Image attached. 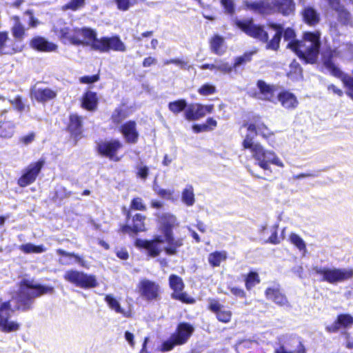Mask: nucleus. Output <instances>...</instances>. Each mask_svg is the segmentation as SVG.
<instances>
[{
  "mask_svg": "<svg viewBox=\"0 0 353 353\" xmlns=\"http://www.w3.org/2000/svg\"><path fill=\"white\" fill-rule=\"evenodd\" d=\"M159 230L163 236L157 235L151 241L137 239L135 245L146 250L148 256H158L165 250L168 255H175L178 249L183 245V239L174 238L173 228L179 224L175 215L170 213H163L159 216Z\"/></svg>",
  "mask_w": 353,
  "mask_h": 353,
  "instance_id": "1",
  "label": "nucleus"
},
{
  "mask_svg": "<svg viewBox=\"0 0 353 353\" xmlns=\"http://www.w3.org/2000/svg\"><path fill=\"white\" fill-rule=\"evenodd\" d=\"M245 126L248 133L243 141L242 146L243 149L250 151L256 163L263 170L268 171H271L270 164L281 168H284L283 162L274 151L266 150L261 143L254 141V137L257 134L265 139L273 135V132L266 125L258 119Z\"/></svg>",
  "mask_w": 353,
  "mask_h": 353,
  "instance_id": "2",
  "label": "nucleus"
},
{
  "mask_svg": "<svg viewBox=\"0 0 353 353\" xmlns=\"http://www.w3.org/2000/svg\"><path fill=\"white\" fill-rule=\"evenodd\" d=\"M53 30L64 43L88 46L94 50V45L98 41L94 30L86 27L70 28L62 20L57 21Z\"/></svg>",
  "mask_w": 353,
  "mask_h": 353,
  "instance_id": "3",
  "label": "nucleus"
},
{
  "mask_svg": "<svg viewBox=\"0 0 353 353\" xmlns=\"http://www.w3.org/2000/svg\"><path fill=\"white\" fill-rule=\"evenodd\" d=\"M236 26L248 35L266 43V48L272 50H277L283 33V28L281 25L272 24L268 28L275 31L273 38L268 42V31L265 30L263 27L255 25L252 20H244L236 21Z\"/></svg>",
  "mask_w": 353,
  "mask_h": 353,
  "instance_id": "4",
  "label": "nucleus"
},
{
  "mask_svg": "<svg viewBox=\"0 0 353 353\" xmlns=\"http://www.w3.org/2000/svg\"><path fill=\"white\" fill-rule=\"evenodd\" d=\"M321 46L320 33L319 32H306L299 42H290L287 48L294 51L305 63H314L318 59Z\"/></svg>",
  "mask_w": 353,
  "mask_h": 353,
  "instance_id": "5",
  "label": "nucleus"
},
{
  "mask_svg": "<svg viewBox=\"0 0 353 353\" xmlns=\"http://www.w3.org/2000/svg\"><path fill=\"white\" fill-rule=\"evenodd\" d=\"M246 7L263 14L280 13L283 16H289L295 11V3L293 0H261L247 2Z\"/></svg>",
  "mask_w": 353,
  "mask_h": 353,
  "instance_id": "6",
  "label": "nucleus"
},
{
  "mask_svg": "<svg viewBox=\"0 0 353 353\" xmlns=\"http://www.w3.org/2000/svg\"><path fill=\"white\" fill-rule=\"evenodd\" d=\"M53 290L52 287L34 285L31 281L26 280L20 285L15 308L21 310H28L31 307L35 297L51 293Z\"/></svg>",
  "mask_w": 353,
  "mask_h": 353,
  "instance_id": "7",
  "label": "nucleus"
},
{
  "mask_svg": "<svg viewBox=\"0 0 353 353\" xmlns=\"http://www.w3.org/2000/svg\"><path fill=\"white\" fill-rule=\"evenodd\" d=\"M313 271L321 277V280L331 284L343 283L353 278V268H337L314 266Z\"/></svg>",
  "mask_w": 353,
  "mask_h": 353,
  "instance_id": "8",
  "label": "nucleus"
},
{
  "mask_svg": "<svg viewBox=\"0 0 353 353\" xmlns=\"http://www.w3.org/2000/svg\"><path fill=\"white\" fill-rule=\"evenodd\" d=\"M63 278L68 283L83 289L94 288L99 285L95 275L77 270H67L63 275Z\"/></svg>",
  "mask_w": 353,
  "mask_h": 353,
  "instance_id": "9",
  "label": "nucleus"
},
{
  "mask_svg": "<svg viewBox=\"0 0 353 353\" xmlns=\"http://www.w3.org/2000/svg\"><path fill=\"white\" fill-rule=\"evenodd\" d=\"M194 331V328L188 323H183L179 325L176 333L163 343L160 350L162 352L171 350L175 345L185 343Z\"/></svg>",
  "mask_w": 353,
  "mask_h": 353,
  "instance_id": "10",
  "label": "nucleus"
},
{
  "mask_svg": "<svg viewBox=\"0 0 353 353\" xmlns=\"http://www.w3.org/2000/svg\"><path fill=\"white\" fill-rule=\"evenodd\" d=\"M137 290L140 296L146 301H159L162 290L159 283L146 278L141 279L137 284Z\"/></svg>",
  "mask_w": 353,
  "mask_h": 353,
  "instance_id": "11",
  "label": "nucleus"
},
{
  "mask_svg": "<svg viewBox=\"0 0 353 353\" xmlns=\"http://www.w3.org/2000/svg\"><path fill=\"white\" fill-rule=\"evenodd\" d=\"M94 50L108 52L110 50L125 52L126 46L119 37H101L94 45Z\"/></svg>",
  "mask_w": 353,
  "mask_h": 353,
  "instance_id": "12",
  "label": "nucleus"
},
{
  "mask_svg": "<svg viewBox=\"0 0 353 353\" xmlns=\"http://www.w3.org/2000/svg\"><path fill=\"white\" fill-rule=\"evenodd\" d=\"M43 161H39L30 163L23 170L22 175L18 179V185L20 187H26L34 183L43 166Z\"/></svg>",
  "mask_w": 353,
  "mask_h": 353,
  "instance_id": "13",
  "label": "nucleus"
},
{
  "mask_svg": "<svg viewBox=\"0 0 353 353\" xmlns=\"http://www.w3.org/2000/svg\"><path fill=\"white\" fill-rule=\"evenodd\" d=\"M14 310L12 308L11 302H4L0 306V330L3 332L16 331L19 325L14 321H8Z\"/></svg>",
  "mask_w": 353,
  "mask_h": 353,
  "instance_id": "14",
  "label": "nucleus"
},
{
  "mask_svg": "<svg viewBox=\"0 0 353 353\" xmlns=\"http://www.w3.org/2000/svg\"><path fill=\"white\" fill-rule=\"evenodd\" d=\"M169 284L170 288L174 291L172 294V298L186 303H193L194 302L193 298L182 292L184 288V283L181 277L175 274L170 275L169 278Z\"/></svg>",
  "mask_w": 353,
  "mask_h": 353,
  "instance_id": "15",
  "label": "nucleus"
},
{
  "mask_svg": "<svg viewBox=\"0 0 353 353\" xmlns=\"http://www.w3.org/2000/svg\"><path fill=\"white\" fill-rule=\"evenodd\" d=\"M324 65L335 77L341 78L344 85L347 88V94L353 99V77L344 75L341 70L330 59L324 58Z\"/></svg>",
  "mask_w": 353,
  "mask_h": 353,
  "instance_id": "16",
  "label": "nucleus"
},
{
  "mask_svg": "<svg viewBox=\"0 0 353 353\" xmlns=\"http://www.w3.org/2000/svg\"><path fill=\"white\" fill-rule=\"evenodd\" d=\"M213 105H202L201 103H192L188 106L185 112V117L188 121H196L205 117L207 114L212 112Z\"/></svg>",
  "mask_w": 353,
  "mask_h": 353,
  "instance_id": "17",
  "label": "nucleus"
},
{
  "mask_svg": "<svg viewBox=\"0 0 353 353\" xmlns=\"http://www.w3.org/2000/svg\"><path fill=\"white\" fill-rule=\"evenodd\" d=\"M122 143L119 140L101 141L98 143L99 153L110 159L119 161L120 158L116 155L117 152L122 148Z\"/></svg>",
  "mask_w": 353,
  "mask_h": 353,
  "instance_id": "18",
  "label": "nucleus"
},
{
  "mask_svg": "<svg viewBox=\"0 0 353 353\" xmlns=\"http://www.w3.org/2000/svg\"><path fill=\"white\" fill-rule=\"evenodd\" d=\"M257 88L259 89L257 97L259 99L269 101L274 103H276L277 94H279L276 86L268 84L265 81L259 80L257 82Z\"/></svg>",
  "mask_w": 353,
  "mask_h": 353,
  "instance_id": "19",
  "label": "nucleus"
},
{
  "mask_svg": "<svg viewBox=\"0 0 353 353\" xmlns=\"http://www.w3.org/2000/svg\"><path fill=\"white\" fill-rule=\"evenodd\" d=\"M57 95V90L48 87H34L31 90V97L40 103H46L54 99Z\"/></svg>",
  "mask_w": 353,
  "mask_h": 353,
  "instance_id": "20",
  "label": "nucleus"
},
{
  "mask_svg": "<svg viewBox=\"0 0 353 353\" xmlns=\"http://www.w3.org/2000/svg\"><path fill=\"white\" fill-rule=\"evenodd\" d=\"M209 308L214 312L217 319L223 323H228L232 317V312L227 307L221 304L215 299H211L209 301Z\"/></svg>",
  "mask_w": 353,
  "mask_h": 353,
  "instance_id": "21",
  "label": "nucleus"
},
{
  "mask_svg": "<svg viewBox=\"0 0 353 353\" xmlns=\"http://www.w3.org/2000/svg\"><path fill=\"white\" fill-rule=\"evenodd\" d=\"M353 325V316L350 314H340L331 325L327 327V330L336 332L341 328H350Z\"/></svg>",
  "mask_w": 353,
  "mask_h": 353,
  "instance_id": "22",
  "label": "nucleus"
},
{
  "mask_svg": "<svg viewBox=\"0 0 353 353\" xmlns=\"http://www.w3.org/2000/svg\"><path fill=\"white\" fill-rule=\"evenodd\" d=\"M121 132L123 135L125 141L130 143H135L138 140L139 133L134 121H129L121 128Z\"/></svg>",
  "mask_w": 353,
  "mask_h": 353,
  "instance_id": "23",
  "label": "nucleus"
},
{
  "mask_svg": "<svg viewBox=\"0 0 353 353\" xmlns=\"http://www.w3.org/2000/svg\"><path fill=\"white\" fill-rule=\"evenodd\" d=\"M267 299L273 301L279 306L288 305L286 296L280 291L279 288H268L265 292Z\"/></svg>",
  "mask_w": 353,
  "mask_h": 353,
  "instance_id": "24",
  "label": "nucleus"
},
{
  "mask_svg": "<svg viewBox=\"0 0 353 353\" xmlns=\"http://www.w3.org/2000/svg\"><path fill=\"white\" fill-rule=\"evenodd\" d=\"M330 6L338 14L339 21L347 25L351 23V14L340 4L339 0H327Z\"/></svg>",
  "mask_w": 353,
  "mask_h": 353,
  "instance_id": "25",
  "label": "nucleus"
},
{
  "mask_svg": "<svg viewBox=\"0 0 353 353\" xmlns=\"http://www.w3.org/2000/svg\"><path fill=\"white\" fill-rule=\"evenodd\" d=\"M277 101H279L285 109H294L299 104L296 97L288 91L279 93L277 94Z\"/></svg>",
  "mask_w": 353,
  "mask_h": 353,
  "instance_id": "26",
  "label": "nucleus"
},
{
  "mask_svg": "<svg viewBox=\"0 0 353 353\" xmlns=\"http://www.w3.org/2000/svg\"><path fill=\"white\" fill-rule=\"evenodd\" d=\"M30 46L32 48L43 52H53L57 48V46L53 43L48 41L45 38L36 37L30 41Z\"/></svg>",
  "mask_w": 353,
  "mask_h": 353,
  "instance_id": "27",
  "label": "nucleus"
},
{
  "mask_svg": "<svg viewBox=\"0 0 353 353\" xmlns=\"http://www.w3.org/2000/svg\"><path fill=\"white\" fill-rule=\"evenodd\" d=\"M145 217L140 214H137L133 216L132 227L125 225L122 228V232L124 233H130L132 231L134 233L143 232L145 230L144 221Z\"/></svg>",
  "mask_w": 353,
  "mask_h": 353,
  "instance_id": "28",
  "label": "nucleus"
},
{
  "mask_svg": "<svg viewBox=\"0 0 353 353\" xmlns=\"http://www.w3.org/2000/svg\"><path fill=\"white\" fill-rule=\"evenodd\" d=\"M303 21L310 26H315L320 21V15L316 9L311 6L305 7L301 11Z\"/></svg>",
  "mask_w": 353,
  "mask_h": 353,
  "instance_id": "29",
  "label": "nucleus"
},
{
  "mask_svg": "<svg viewBox=\"0 0 353 353\" xmlns=\"http://www.w3.org/2000/svg\"><path fill=\"white\" fill-rule=\"evenodd\" d=\"M68 129L75 138H78L82 132V118L76 114H71Z\"/></svg>",
  "mask_w": 353,
  "mask_h": 353,
  "instance_id": "30",
  "label": "nucleus"
},
{
  "mask_svg": "<svg viewBox=\"0 0 353 353\" xmlns=\"http://www.w3.org/2000/svg\"><path fill=\"white\" fill-rule=\"evenodd\" d=\"M98 98L95 92H87L82 99V107L88 110L92 111L97 108Z\"/></svg>",
  "mask_w": 353,
  "mask_h": 353,
  "instance_id": "31",
  "label": "nucleus"
},
{
  "mask_svg": "<svg viewBox=\"0 0 353 353\" xmlns=\"http://www.w3.org/2000/svg\"><path fill=\"white\" fill-rule=\"evenodd\" d=\"M211 50L216 54L221 55L225 51L224 38L216 34L210 39Z\"/></svg>",
  "mask_w": 353,
  "mask_h": 353,
  "instance_id": "32",
  "label": "nucleus"
},
{
  "mask_svg": "<svg viewBox=\"0 0 353 353\" xmlns=\"http://www.w3.org/2000/svg\"><path fill=\"white\" fill-rule=\"evenodd\" d=\"M105 301L110 309L114 310L118 314H122L125 317H129L130 312L123 310L119 302L112 294H107L105 297Z\"/></svg>",
  "mask_w": 353,
  "mask_h": 353,
  "instance_id": "33",
  "label": "nucleus"
},
{
  "mask_svg": "<svg viewBox=\"0 0 353 353\" xmlns=\"http://www.w3.org/2000/svg\"><path fill=\"white\" fill-rule=\"evenodd\" d=\"M10 39L6 32H0V55L11 54L14 52V48L10 44Z\"/></svg>",
  "mask_w": 353,
  "mask_h": 353,
  "instance_id": "34",
  "label": "nucleus"
},
{
  "mask_svg": "<svg viewBox=\"0 0 353 353\" xmlns=\"http://www.w3.org/2000/svg\"><path fill=\"white\" fill-rule=\"evenodd\" d=\"M228 258L226 251H216L208 255V261L213 268L220 266L221 262L225 261Z\"/></svg>",
  "mask_w": 353,
  "mask_h": 353,
  "instance_id": "35",
  "label": "nucleus"
},
{
  "mask_svg": "<svg viewBox=\"0 0 353 353\" xmlns=\"http://www.w3.org/2000/svg\"><path fill=\"white\" fill-rule=\"evenodd\" d=\"M181 201L187 206H192L195 203L194 188L192 185H185L181 192Z\"/></svg>",
  "mask_w": 353,
  "mask_h": 353,
  "instance_id": "36",
  "label": "nucleus"
},
{
  "mask_svg": "<svg viewBox=\"0 0 353 353\" xmlns=\"http://www.w3.org/2000/svg\"><path fill=\"white\" fill-rule=\"evenodd\" d=\"M14 23L12 28L13 37L18 40H21L25 34V28L19 21L18 17H14Z\"/></svg>",
  "mask_w": 353,
  "mask_h": 353,
  "instance_id": "37",
  "label": "nucleus"
},
{
  "mask_svg": "<svg viewBox=\"0 0 353 353\" xmlns=\"http://www.w3.org/2000/svg\"><path fill=\"white\" fill-rule=\"evenodd\" d=\"M154 190L161 198L167 200L174 201L176 200V196L174 194V190L172 189H163L159 186H154Z\"/></svg>",
  "mask_w": 353,
  "mask_h": 353,
  "instance_id": "38",
  "label": "nucleus"
},
{
  "mask_svg": "<svg viewBox=\"0 0 353 353\" xmlns=\"http://www.w3.org/2000/svg\"><path fill=\"white\" fill-rule=\"evenodd\" d=\"M20 250L26 254L30 253H42L46 251V248L43 245H34L32 243H26L20 246Z\"/></svg>",
  "mask_w": 353,
  "mask_h": 353,
  "instance_id": "39",
  "label": "nucleus"
},
{
  "mask_svg": "<svg viewBox=\"0 0 353 353\" xmlns=\"http://www.w3.org/2000/svg\"><path fill=\"white\" fill-rule=\"evenodd\" d=\"M14 126L11 122L0 123V137L10 138L14 133Z\"/></svg>",
  "mask_w": 353,
  "mask_h": 353,
  "instance_id": "40",
  "label": "nucleus"
},
{
  "mask_svg": "<svg viewBox=\"0 0 353 353\" xmlns=\"http://www.w3.org/2000/svg\"><path fill=\"white\" fill-rule=\"evenodd\" d=\"M187 103L184 99L170 102L168 104L169 110L174 114H178L185 109Z\"/></svg>",
  "mask_w": 353,
  "mask_h": 353,
  "instance_id": "41",
  "label": "nucleus"
},
{
  "mask_svg": "<svg viewBox=\"0 0 353 353\" xmlns=\"http://www.w3.org/2000/svg\"><path fill=\"white\" fill-rule=\"evenodd\" d=\"M289 239L290 242L294 244L300 251L305 252L306 246L304 241L298 234L292 233L290 235Z\"/></svg>",
  "mask_w": 353,
  "mask_h": 353,
  "instance_id": "42",
  "label": "nucleus"
},
{
  "mask_svg": "<svg viewBox=\"0 0 353 353\" xmlns=\"http://www.w3.org/2000/svg\"><path fill=\"white\" fill-rule=\"evenodd\" d=\"M57 253L63 256L73 257L75 259V262L79 263L81 267H86L85 261L82 257L79 256L78 254H76L74 253L68 252L61 249L57 250Z\"/></svg>",
  "mask_w": 353,
  "mask_h": 353,
  "instance_id": "43",
  "label": "nucleus"
},
{
  "mask_svg": "<svg viewBox=\"0 0 353 353\" xmlns=\"http://www.w3.org/2000/svg\"><path fill=\"white\" fill-rule=\"evenodd\" d=\"M260 283L259 274L256 272H250L245 279V287L247 290H251L256 284Z\"/></svg>",
  "mask_w": 353,
  "mask_h": 353,
  "instance_id": "44",
  "label": "nucleus"
},
{
  "mask_svg": "<svg viewBox=\"0 0 353 353\" xmlns=\"http://www.w3.org/2000/svg\"><path fill=\"white\" fill-rule=\"evenodd\" d=\"M255 53V52H245L242 56L238 57L235 59L233 67L234 68H236L243 64H245L246 63L251 61L252 56Z\"/></svg>",
  "mask_w": 353,
  "mask_h": 353,
  "instance_id": "45",
  "label": "nucleus"
},
{
  "mask_svg": "<svg viewBox=\"0 0 353 353\" xmlns=\"http://www.w3.org/2000/svg\"><path fill=\"white\" fill-rule=\"evenodd\" d=\"M234 68L233 65H231L228 63L222 60L216 61V70L223 73H230Z\"/></svg>",
  "mask_w": 353,
  "mask_h": 353,
  "instance_id": "46",
  "label": "nucleus"
},
{
  "mask_svg": "<svg viewBox=\"0 0 353 353\" xmlns=\"http://www.w3.org/2000/svg\"><path fill=\"white\" fill-rule=\"evenodd\" d=\"M85 4V0H70V2L65 4L63 7V10H72L73 11L77 10L78 9L83 7Z\"/></svg>",
  "mask_w": 353,
  "mask_h": 353,
  "instance_id": "47",
  "label": "nucleus"
},
{
  "mask_svg": "<svg viewBox=\"0 0 353 353\" xmlns=\"http://www.w3.org/2000/svg\"><path fill=\"white\" fill-rule=\"evenodd\" d=\"M216 92V88L210 84L206 83L203 85L198 90V92L203 96L212 94Z\"/></svg>",
  "mask_w": 353,
  "mask_h": 353,
  "instance_id": "48",
  "label": "nucleus"
},
{
  "mask_svg": "<svg viewBox=\"0 0 353 353\" xmlns=\"http://www.w3.org/2000/svg\"><path fill=\"white\" fill-rule=\"evenodd\" d=\"M125 118V112L121 109H116L112 116V119L115 123H121Z\"/></svg>",
  "mask_w": 353,
  "mask_h": 353,
  "instance_id": "49",
  "label": "nucleus"
},
{
  "mask_svg": "<svg viewBox=\"0 0 353 353\" xmlns=\"http://www.w3.org/2000/svg\"><path fill=\"white\" fill-rule=\"evenodd\" d=\"M283 38L285 41L290 42H299V41L295 40V32L291 28H287L283 32Z\"/></svg>",
  "mask_w": 353,
  "mask_h": 353,
  "instance_id": "50",
  "label": "nucleus"
},
{
  "mask_svg": "<svg viewBox=\"0 0 353 353\" xmlns=\"http://www.w3.org/2000/svg\"><path fill=\"white\" fill-rule=\"evenodd\" d=\"M137 176L141 179L145 180L149 174V169L145 165H138L137 168Z\"/></svg>",
  "mask_w": 353,
  "mask_h": 353,
  "instance_id": "51",
  "label": "nucleus"
},
{
  "mask_svg": "<svg viewBox=\"0 0 353 353\" xmlns=\"http://www.w3.org/2000/svg\"><path fill=\"white\" fill-rule=\"evenodd\" d=\"M131 208L137 210H145V206L140 198H135L132 201Z\"/></svg>",
  "mask_w": 353,
  "mask_h": 353,
  "instance_id": "52",
  "label": "nucleus"
},
{
  "mask_svg": "<svg viewBox=\"0 0 353 353\" xmlns=\"http://www.w3.org/2000/svg\"><path fill=\"white\" fill-rule=\"evenodd\" d=\"M134 0H117L119 9L127 10L134 3Z\"/></svg>",
  "mask_w": 353,
  "mask_h": 353,
  "instance_id": "53",
  "label": "nucleus"
},
{
  "mask_svg": "<svg viewBox=\"0 0 353 353\" xmlns=\"http://www.w3.org/2000/svg\"><path fill=\"white\" fill-rule=\"evenodd\" d=\"M221 3L224 7L226 12L231 14L234 12L233 0H221Z\"/></svg>",
  "mask_w": 353,
  "mask_h": 353,
  "instance_id": "54",
  "label": "nucleus"
},
{
  "mask_svg": "<svg viewBox=\"0 0 353 353\" xmlns=\"http://www.w3.org/2000/svg\"><path fill=\"white\" fill-rule=\"evenodd\" d=\"M99 79L98 74L92 76H85L79 79V81L81 83H92L97 82Z\"/></svg>",
  "mask_w": 353,
  "mask_h": 353,
  "instance_id": "55",
  "label": "nucleus"
},
{
  "mask_svg": "<svg viewBox=\"0 0 353 353\" xmlns=\"http://www.w3.org/2000/svg\"><path fill=\"white\" fill-rule=\"evenodd\" d=\"M10 102L14 105L16 109L19 111H23L24 110L25 105L23 103L20 97H17L14 98L13 100H10Z\"/></svg>",
  "mask_w": 353,
  "mask_h": 353,
  "instance_id": "56",
  "label": "nucleus"
},
{
  "mask_svg": "<svg viewBox=\"0 0 353 353\" xmlns=\"http://www.w3.org/2000/svg\"><path fill=\"white\" fill-rule=\"evenodd\" d=\"M170 63L176 64L181 67V68H185L187 66V63L179 59H170L164 61L165 65H168Z\"/></svg>",
  "mask_w": 353,
  "mask_h": 353,
  "instance_id": "57",
  "label": "nucleus"
},
{
  "mask_svg": "<svg viewBox=\"0 0 353 353\" xmlns=\"http://www.w3.org/2000/svg\"><path fill=\"white\" fill-rule=\"evenodd\" d=\"M230 292L236 296H238L240 298H243L245 296V292L243 291V290H242L241 288L233 287V288H230Z\"/></svg>",
  "mask_w": 353,
  "mask_h": 353,
  "instance_id": "58",
  "label": "nucleus"
},
{
  "mask_svg": "<svg viewBox=\"0 0 353 353\" xmlns=\"http://www.w3.org/2000/svg\"><path fill=\"white\" fill-rule=\"evenodd\" d=\"M26 14H28L29 17V26L32 28H35L40 23L38 19H35L32 15V13L30 11H27L26 12Z\"/></svg>",
  "mask_w": 353,
  "mask_h": 353,
  "instance_id": "59",
  "label": "nucleus"
},
{
  "mask_svg": "<svg viewBox=\"0 0 353 353\" xmlns=\"http://www.w3.org/2000/svg\"><path fill=\"white\" fill-rule=\"evenodd\" d=\"M157 63V59L152 57H146L144 59V60L143 61V66L145 68H148V67L151 66L152 65L156 64Z\"/></svg>",
  "mask_w": 353,
  "mask_h": 353,
  "instance_id": "60",
  "label": "nucleus"
},
{
  "mask_svg": "<svg viewBox=\"0 0 353 353\" xmlns=\"http://www.w3.org/2000/svg\"><path fill=\"white\" fill-rule=\"evenodd\" d=\"M207 126L208 130H213L217 125V122L216 120H214L213 118H208L206 121V123H205Z\"/></svg>",
  "mask_w": 353,
  "mask_h": 353,
  "instance_id": "61",
  "label": "nucleus"
},
{
  "mask_svg": "<svg viewBox=\"0 0 353 353\" xmlns=\"http://www.w3.org/2000/svg\"><path fill=\"white\" fill-rule=\"evenodd\" d=\"M34 139V134L33 133H31L30 134H28L26 136L23 137L21 139V141L23 142L25 145H28L33 141Z\"/></svg>",
  "mask_w": 353,
  "mask_h": 353,
  "instance_id": "62",
  "label": "nucleus"
},
{
  "mask_svg": "<svg viewBox=\"0 0 353 353\" xmlns=\"http://www.w3.org/2000/svg\"><path fill=\"white\" fill-rule=\"evenodd\" d=\"M207 126L208 125H205V124H202V125L196 124L192 126V130L196 133L208 131Z\"/></svg>",
  "mask_w": 353,
  "mask_h": 353,
  "instance_id": "63",
  "label": "nucleus"
},
{
  "mask_svg": "<svg viewBox=\"0 0 353 353\" xmlns=\"http://www.w3.org/2000/svg\"><path fill=\"white\" fill-rule=\"evenodd\" d=\"M117 256L122 260H126L128 258V253L125 250L121 249L117 251Z\"/></svg>",
  "mask_w": 353,
  "mask_h": 353,
  "instance_id": "64",
  "label": "nucleus"
}]
</instances>
